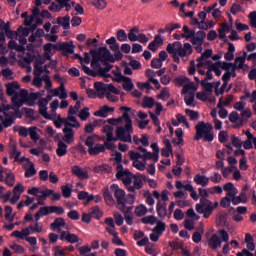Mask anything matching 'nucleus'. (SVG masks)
I'll return each instance as SVG.
<instances>
[{"label":"nucleus","instance_id":"35","mask_svg":"<svg viewBox=\"0 0 256 256\" xmlns=\"http://www.w3.org/2000/svg\"><path fill=\"white\" fill-rule=\"evenodd\" d=\"M21 87L19 86V83L13 82L11 84L7 85V95L10 97H17V93Z\"/></svg>","mask_w":256,"mask_h":256},{"label":"nucleus","instance_id":"55","mask_svg":"<svg viewBox=\"0 0 256 256\" xmlns=\"http://www.w3.org/2000/svg\"><path fill=\"white\" fill-rule=\"evenodd\" d=\"M210 67L212 69V71H214L215 75H217V77H221V69H223V62H217V63H212L210 64Z\"/></svg>","mask_w":256,"mask_h":256},{"label":"nucleus","instance_id":"6","mask_svg":"<svg viewBox=\"0 0 256 256\" xmlns=\"http://www.w3.org/2000/svg\"><path fill=\"white\" fill-rule=\"evenodd\" d=\"M128 155L131 161H133V167H135V169L138 171H145L147 168V161L150 159L146 158L144 153L130 151Z\"/></svg>","mask_w":256,"mask_h":256},{"label":"nucleus","instance_id":"32","mask_svg":"<svg viewBox=\"0 0 256 256\" xmlns=\"http://www.w3.org/2000/svg\"><path fill=\"white\" fill-rule=\"evenodd\" d=\"M102 133L106 135L107 143H111V141H117L116 137L113 136V126L105 125L102 128Z\"/></svg>","mask_w":256,"mask_h":256},{"label":"nucleus","instance_id":"20","mask_svg":"<svg viewBox=\"0 0 256 256\" xmlns=\"http://www.w3.org/2000/svg\"><path fill=\"white\" fill-rule=\"evenodd\" d=\"M72 175H75L81 181H85V179H89V172L87 170L75 165L72 167Z\"/></svg>","mask_w":256,"mask_h":256},{"label":"nucleus","instance_id":"45","mask_svg":"<svg viewBox=\"0 0 256 256\" xmlns=\"http://www.w3.org/2000/svg\"><path fill=\"white\" fill-rule=\"evenodd\" d=\"M70 21H71V17L69 15L57 18L58 25H61L63 29H70L71 27Z\"/></svg>","mask_w":256,"mask_h":256},{"label":"nucleus","instance_id":"21","mask_svg":"<svg viewBox=\"0 0 256 256\" xmlns=\"http://www.w3.org/2000/svg\"><path fill=\"white\" fill-rule=\"evenodd\" d=\"M60 240L67 241V243H79V236L71 232L62 231L60 232Z\"/></svg>","mask_w":256,"mask_h":256},{"label":"nucleus","instance_id":"23","mask_svg":"<svg viewBox=\"0 0 256 256\" xmlns=\"http://www.w3.org/2000/svg\"><path fill=\"white\" fill-rule=\"evenodd\" d=\"M223 190L226 191V197H229L230 199H234V197L237 196V193H239V190L235 188L233 182H227L224 184Z\"/></svg>","mask_w":256,"mask_h":256},{"label":"nucleus","instance_id":"57","mask_svg":"<svg viewBox=\"0 0 256 256\" xmlns=\"http://www.w3.org/2000/svg\"><path fill=\"white\" fill-rule=\"evenodd\" d=\"M159 220L157 219V217L150 215V216H145L144 218H142V223H144V225H156V223Z\"/></svg>","mask_w":256,"mask_h":256},{"label":"nucleus","instance_id":"33","mask_svg":"<svg viewBox=\"0 0 256 256\" xmlns=\"http://www.w3.org/2000/svg\"><path fill=\"white\" fill-rule=\"evenodd\" d=\"M65 219L63 218H56L54 222L50 225L52 231H58L61 234V227H65Z\"/></svg>","mask_w":256,"mask_h":256},{"label":"nucleus","instance_id":"36","mask_svg":"<svg viewBox=\"0 0 256 256\" xmlns=\"http://www.w3.org/2000/svg\"><path fill=\"white\" fill-rule=\"evenodd\" d=\"M89 155L96 156L99 153H105V145L103 144H94L90 149H88Z\"/></svg>","mask_w":256,"mask_h":256},{"label":"nucleus","instance_id":"50","mask_svg":"<svg viewBox=\"0 0 256 256\" xmlns=\"http://www.w3.org/2000/svg\"><path fill=\"white\" fill-rule=\"evenodd\" d=\"M94 88L96 89L97 93H100V99L107 93V84L103 82H96L94 84Z\"/></svg>","mask_w":256,"mask_h":256},{"label":"nucleus","instance_id":"52","mask_svg":"<svg viewBox=\"0 0 256 256\" xmlns=\"http://www.w3.org/2000/svg\"><path fill=\"white\" fill-rule=\"evenodd\" d=\"M247 201V193L241 192L239 196L232 198V205H239V203H245Z\"/></svg>","mask_w":256,"mask_h":256},{"label":"nucleus","instance_id":"24","mask_svg":"<svg viewBox=\"0 0 256 256\" xmlns=\"http://www.w3.org/2000/svg\"><path fill=\"white\" fill-rule=\"evenodd\" d=\"M145 75L148 78L149 83H152L156 89H161V84L159 83V80L155 79L157 77V73L155 70L147 69L145 71Z\"/></svg>","mask_w":256,"mask_h":256},{"label":"nucleus","instance_id":"19","mask_svg":"<svg viewBox=\"0 0 256 256\" xmlns=\"http://www.w3.org/2000/svg\"><path fill=\"white\" fill-rule=\"evenodd\" d=\"M64 127L67 129H79L81 123H79V120H77L75 116L68 115L64 118Z\"/></svg>","mask_w":256,"mask_h":256},{"label":"nucleus","instance_id":"12","mask_svg":"<svg viewBox=\"0 0 256 256\" xmlns=\"http://www.w3.org/2000/svg\"><path fill=\"white\" fill-rule=\"evenodd\" d=\"M222 69L223 71H226L222 76L223 83H229V81H231V77H237V72L233 67V63L223 62Z\"/></svg>","mask_w":256,"mask_h":256},{"label":"nucleus","instance_id":"18","mask_svg":"<svg viewBox=\"0 0 256 256\" xmlns=\"http://www.w3.org/2000/svg\"><path fill=\"white\" fill-rule=\"evenodd\" d=\"M211 55H213V50L211 49H207L205 50L201 57L197 59L198 61V64H197V67H207V65H211L213 62L207 60L209 59V57H211Z\"/></svg>","mask_w":256,"mask_h":256},{"label":"nucleus","instance_id":"22","mask_svg":"<svg viewBox=\"0 0 256 256\" xmlns=\"http://www.w3.org/2000/svg\"><path fill=\"white\" fill-rule=\"evenodd\" d=\"M218 233H219L223 243H226L223 246L222 253L224 255H227V253H229V251H231V247L229 246V233L227 232V230H219Z\"/></svg>","mask_w":256,"mask_h":256},{"label":"nucleus","instance_id":"25","mask_svg":"<svg viewBox=\"0 0 256 256\" xmlns=\"http://www.w3.org/2000/svg\"><path fill=\"white\" fill-rule=\"evenodd\" d=\"M51 97H59L60 99H67V91L65 85L62 83L60 87L50 90Z\"/></svg>","mask_w":256,"mask_h":256},{"label":"nucleus","instance_id":"41","mask_svg":"<svg viewBox=\"0 0 256 256\" xmlns=\"http://www.w3.org/2000/svg\"><path fill=\"white\" fill-rule=\"evenodd\" d=\"M165 147L161 150L162 157H170L173 154V146L169 140L164 141Z\"/></svg>","mask_w":256,"mask_h":256},{"label":"nucleus","instance_id":"34","mask_svg":"<svg viewBox=\"0 0 256 256\" xmlns=\"http://www.w3.org/2000/svg\"><path fill=\"white\" fill-rule=\"evenodd\" d=\"M115 111V108L109 107L107 105L100 108L98 111L94 113L96 117H108L109 113H113Z\"/></svg>","mask_w":256,"mask_h":256},{"label":"nucleus","instance_id":"61","mask_svg":"<svg viewBox=\"0 0 256 256\" xmlns=\"http://www.w3.org/2000/svg\"><path fill=\"white\" fill-rule=\"evenodd\" d=\"M171 97V92L169 91V88L165 87L161 90L160 94L158 95V99H161L162 101H167Z\"/></svg>","mask_w":256,"mask_h":256},{"label":"nucleus","instance_id":"15","mask_svg":"<svg viewBox=\"0 0 256 256\" xmlns=\"http://www.w3.org/2000/svg\"><path fill=\"white\" fill-rule=\"evenodd\" d=\"M115 81H117V83H121V81L123 82L122 87L124 91L131 92L135 87V84H133V80H131V78L124 76L122 74H117Z\"/></svg>","mask_w":256,"mask_h":256},{"label":"nucleus","instance_id":"47","mask_svg":"<svg viewBox=\"0 0 256 256\" xmlns=\"http://www.w3.org/2000/svg\"><path fill=\"white\" fill-rule=\"evenodd\" d=\"M234 58H235V45H233V43H229L228 44V51L224 55V59L226 61H233Z\"/></svg>","mask_w":256,"mask_h":256},{"label":"nucleus","instance_id":"43","mask_svg":"<svg viewBox=\"0 0 256 256\" xmlns=\"http://www.w3.org/2000/svg\"><path fill=\"white\" fill-rule=\"evenodd\" d=\"M50 109H51V113L48 114V117L50 118H46V119H57V109H59V100H54L52 101V103L50 104Z\"/></svg>","mask_w":256,"mask_h":256},{"label":"nucleus","instance_id":"28","mask_svg":"<svg viewBox=\"0 0 256 256\" xmlns=\"http://www.w3.org/2000/svg\"><path fill=\"white\" fill-rule=\"evenodd\" d=\"M156 211H157V215L158 217H160V219H163L167 216V203L158 200L157 204H156Z\"/></svg>","mask_w":256,"mask_h":256},{"label":"nucleus","instance_id":"63","mask_svg":"<svg viewBox=\"0 0 256 256\" xmlns=\"http://www.w3.org/2000/svg\"><path fill=\"white\" fill-rule=\"evenodd\" d=\"M79 119L81 121H87L88 117H91V113L89 112V108L82 109L78 114Z\"/></svg>","mask_w":256,"mask_h":256},{"label":"nucleus","instance_id":"62","mask_svg":"<svg viewBox=\"0 0 256 256\" xmlns=\"http://www.w3.org/2000/svg\"><path fill=\"white\" fill-rule=\"evenodd\" d=\"M28 135L32 141L37 142V140L39 139V133H37V127L35 126L30 127Z\"/></svg>","mask_w":256,"mask_h":256},{"label":"nucleus","instance_id":"8","mask_svg":"<svg viewBox=\"0 0 256 256\" xmlns=\"http://www.w3.org/2000/svg\"><path fill=\"white\" fill-rule=\"evenodd\" d=\"M27 97H29V92L25 89L21 90V88H19L16 96L12 97L13 107L9 105L6 106V111H9L10 109H14V111H17L19 107H22L23 102L27 100Z\"/></svg>","mask_w":256,"mask_h":256},{"label":"nucleus","instance_id":"9","mask_svg":"<svg viewBox=\"0 0 256 256\" xmlns=\"http://www.w3.org/2000/svg\"><path fill=\"white\" fill-rule=\"evenodd\" d=\"M42 63H38L36 62L34 65V79L32 81V85H34V87H37L38 89H41V87H43V77L41 78V76L43 75V73L47 72V66H45V69L43 68Z\"/></svg>","mask_w":256,"mask_h":256},{"label":"nucleus","instance_id":"27","mask_svg":"<svg viewBox=\"0 0 256 256\" xmlns=\"http://www.w3.org/2000/svg\"><path fill=\"white\" fill-rule=\"evenodd\" d=\"M221 243H223V239L219 237L217 234H213L211 238L208 240V245L213 250L219 249L221 247Z\"/></svg>","mask_w":256,"mask_h":256},{"label":"nucleus","instance_id":"48","mask_svg":"<svg viewBox=\"0 0 256 256\" xmlns=\"http://www.w3.org/2000/svg\"><path fill=\"white\" fill-rule=\"evenodd\" d=\"M103 197H104V201H106L107 205L115 204V199H113V195L111 194V192H109V188L103 189Z\"/></svg>","mask_w":256,"mask_h":256},{"label":"nucleus","instance_id":"10","mask_svg":"<svg viewBox=\"0 0 256 256\" xmlns=\"http://www.w3.org/2000/svg\"><path fill=\"white\" fill-rule=\"evenodd\" d=\"M147 179L145 175H142L141 173H137L133 176L131 183L127 186V191L129 193H135L136 191H139L140 189H143V181Z\"/></svg>","mask_w":256,"mask_h":256},{"label":"nucleus","instance_id":"14","mask_svg":"<svg viewBox=\"0 0 256 256\" xmlns=\"http://www.w3.org/2000/svg\"><path fill=\"white\" fill-rule=\"evenodd\" d=\"M53 99V96L47 95L45 98H40L37 102L39 107V114L44 117V119L50 118L49 113H47V105H49V101Z\"/></svg>","mask_w":256,"mask_h":256},{"label":"nucleus","instance_id":"2","mask_svg":"<svg viewBox=\"0 0 256 256\" xmlns=\"http://www.w3.org/2000/svg\"><path fill=\"white\" fill-rule=\"evenodd\" d=\"M121 111H125L122 114V119H125L124 126H120L116 129V141H122L123 143H133V121L129 116L131 108L122 106Z\"/></svg>","mask_w":256,"mask_h":256},{"label":"nucleus","instance_id":"58","mask_svg":"<svg viewBox=\"0 0 256 256\" xmlns=\"http://www.w3.org/2000/svg\"><path fill=\"white\" fill-rule=\"evenodd\" d=\"M135 215L137 217H143L144 215H147V206L146 205H139L135 208Z\"/></svg>","mask_w":256,"mask_h":256},{"label":"nucleus","instance_id":"38","mask_svg":"<svg viewBox=\"0 0 256 256\" xmlns=\"http://www.w3.org/2000/svg\"><path fill=\"white\" fill-rule=\"evenodd\" d=\"M194 182L196 185H201V187H207V185H209V177L197 174L194 176Z\"/></svg>","mask_w":256,"mask_h":256},{"label":"nucleus","instance_id":"26","mask_svg":"<svg viewBox=\"0 0 256 256\" xmlns=\"http://www.w3.org/2000/svg\"><path fill=\"white\" fill-rule=\"evenodd\" d=\"M245 61H247V52H243L242 56L236 57L233 68L236 73L237 69H245Z\"/></svg>","mask_w":256,"mask_h":256},{"label":"nucleus","instance_id":"7","mask_svg":"<svg viewBox=\"0 0 256 256\" xmlns=\"http://www.w3.org/2000/svg\"><path fill=\"white\" fill-rule=\"evenodd\" d=\"M196 212L199 215H203L204 219H209L213 213V202L209 199H200V203H197L195 206Z\"/></svg>","mask_w":256,"mask_h":256},{"label":"nucleus","instance_id":"42","mask_svg":"<svg viewBox=\"0 0 256 256\" xmlns=\"http://www.w3.org/2000/svg\"><path fill=\"white\" fill-rule=\"evenodd\" d=\"M31 235V230L29 228H24L22 231L16 230L12 232L11 237H16L17 239H25V237H29Z\"/></svg>","mask_w":256,"mask_h":256},{"label":"nucleus","instance_id":"44","mask_svg":"<svg viewBox=\"0 0 256 256\" xmlns=\"http://www.w3.org/2000/svg\"><path fill=\"white\" fill-rule=\"evenodd\" d=\"M196 91H197V85L195 84V82H191V80H190L189 83H187L183 87L182 94L187 95L189 93H195Z\"/></svg>","mask_w":256,"mask_h":256},{"label":"nucleus","instance_id":"31","mask_svg":"<svg viewBox=\"0 0 256 256\" xmlns=\"http://www.w3.org/2000/svg\"><path fill=\"white\" fill-rule=\"evenodd\" d=\"M152 195L158 201H162V203H167V201H169V190H163L161 192V194L159 193V191L154 190L152 192ZM160 199H162V200H160Z\"/></svg>","mask_w":256,"mask_h":256},{"label":"nucleus","instance_id":"4","mask_svg":"<svg viewBox=\"0 0 256 256\" xmlns=\"http://www.w3.org/2000/svg\"><path fill=\"white\" fill-rule=\"evenodd\" d=\"M195 131V141H201V139H203L204 141L211 143V141L215 139V134L212 132L213 124L211 123H205L204 121H200L195 126Z\"/></svg>","mask_w":256,"mask_h":256},{"label":"nucleus","instance_id":"46","mask_svg":"<svg viewBox=\"0 0 256 256\" xmlns=\"http://www.w3.org/2000/svg\"><path fill=\"white\" fill-rule=\"evenodd\" d=\"M167 229L165 222L158 220L156 226L152 229L153 233H158V235H163Z\"/></svg>","mask_w":256,"mask_h":256},{"label":"nucleus","instance_id":"60","mask_svg":"<svg viewBox=\"0 0 256 256\" xmlns=\"http://www.w3.org/2000/svg\"><path fill=\"white\" fill-rule=\"evenodd\" d=\"M243 101H246V99H250L249 103H255L256 102V90L252 91L250 94L249 92H245L244 96L241 97Z\"/></svg>","mask_w":256,"mask_h":256},{"label":"nucleus","instance_id":"56","mask_svg":"<svg viewBox=\"0 0 256 256\" xmlns=\"http://www.w3.org/2000/svg\"><path fill=\"white\" fill-rule=\"evenodd\" d=\"M154 105L155 99L151 97H146L143 99L142 107H144V109H153Z\"/></svg>","mask_w":256,"mask_h":256},{"label":"nucleus","instance_id":"1","mask_svg":"<svg viewBox=\"0 0 256 256\" xmlns=\"http://www.w3.org/2000/svg\"><path fill=\"white\" fill-rule=\"evenodd\" d=\"M108 61L115 63V57L111 55L109 49L102 47L92 55L91 67L103 77H107V74L113 69V66Z\"/></svg>","mask_w":256,"mask_h":256},{"label":"nucleus","instance_id":"37","mask_svg":"<svg viewBox=\"0 0 256 256\" xmlns=\"http://www.w3.org/2000/svg\"><path fill=\"white\" fill-rule=\"evenodd\" d=\"M27 161L28 167L25 168L24 176L26 177V179H30V177H34V175H37V170L35 169V165L33 164V162L29 161V159H27Z\"/></svg>","mask_w":256,"mask_h":256},{"label":"nucleus","instance_id":"51","mask_svg":"<svg viewBox=\"0 0 256 256\" xmlns=\"http://www.w3.org/2000/svg\"><path fill=\"white\" fill-rule=\"evenodd\" d=\"M190 81L191 80L186 76H178L174 79V85H176V87H184Z\"/></svg>","mask_w":256,"mask_h":256},{"label":"nucleus","instance_id":"64","mask_svg":"<svg viewBox=\"0 0 256 256\" xmlns=\"http://www.w3.org/2000/svg\"><path fill=\"white\" fill-rule=\"evenodd\" d=\"M124 219L127 225H131L133 223V215L131 214V207L125 210Z\"/></svg>","mask_w":256,"mask_h":256},{"label":"nucleus","instance_id":"54","mask_svg":"<svg viewBox=\"0 0 256 256\" xmlns=\"http://www.w3.org/2000/svg\"><path fill=\"white\" fill-rule=\"evenodd\" d=\"M139 34V28L138 27H133L129 33H128V39L129 41H131L132 43H135V41H137L138 37L137 36Z\"/></svg>","mask_w":256,"mask_h":256},{"label":"nucleus","instance_id":"49","mask_svg":"<svg viewBox=\"0 0 256 256\" xmlns=\"http://www.w3.org/2000/svg\"><path fill=\"white\" fill-rule=\"evenodd\" d=\"M58 47L61 51H64L65 53L72 54L75 51V46L67 42L60 43Z\"/></svg>","mask_w":256,"mask_h":256},{"label":"nucleus","instance_id":"29","mask_svg":"<svg viewBox=\"0 0 256 256\" xmlns=\"http://www.w3.org/2000/svg\"><path fill=\"white\" fill-rule=\"evenodd\" d=\"M193 53V47L189 43L180 44L179 57H189Z\"/></svg>","mask_w":256,"mask_h":256},{"label":"nucleus","instance_id":"53","mask_svg":"<svg viewBox=\"0 0 256 256\" xmlns=\"http://www.w3.org/2000/svg\"><path fill=\"white\" fill-rule=\"evenodd\" d=\"M9 153L11 159H14L15 162L19 161V158L21 157V152L17 150V145L13 144Z\"/></svg>","mask_w":256,"mask_h":256},{"label":"nucleus","instance_id":"17","mask_svg":"<svg viewBox=\"0 0 256 256\" xmlns=\"http://www.w3.org/2000/svg\"><path fill=\"white\" fill-rule=\"evenodd\" d=\"M63 143L66 145H71L75 143V130L72 128H63V136H62Z\"/></svg>","mask_w":256,"mask_h":256},{"label":"nucleus","instance_id":"11","mask_svg":"<svg viewBox=\"0 0 256 256\" xmlns=\"http://www.w3.org/2000/svg\"><path fill=\"white\" fill-rule=\"evenodd\" d=\"M117 169L116 178L122 181L127 189L135 175H133L129 170H123V164H118Z\"/></svg>","mask_w":256,"mask_h":256},{"label":"nucleus","instance_id":"39","mask_svg":"<svg viewBox=\"0 0 256 256\" xmlns=\"http://www.w3.org/2000/svg\"><path fill=\"white\" fill-rule=\"evenodd\" d=\"M181 49V42H174L167 45V52L170 55H179V50Z\"/></svg>","mask_w":256,"mask_h":256},{"label":"nucleus","instance_id":"13","mask_svg":"<svg viewBox=\"0 0 256 256\" xmlns=\"http://www.w3.org/2000/svg\"><path fill=\"white\" fill-rule=\"evenodd\" d=\"M138 149L141 153L144 154V157L146 159H150L154 161V163H157V161H159V146L157 145V143L151 144V149H153L154 151L153 153L147 151V149L143 147H139Z\"/></svg>","mask_w":256,"mask_h":256},{"label":"nucleus","instance_id":"16","mask_svg":"<svg viewBox=\"0 0 256 256\" xmlns=\"http://www.w3.org/2000/svg\"><path fill=\"white\" fill-rule=\"evenodd\" d=\"M1 183H5L8 187H13L15 185V174L11 170L5 169L4 172L0 174Z\"/></svg>","mask_w":256,"mask_h":256},{"label":"nucleus","instance_id":"30","mask_svg":"<svg viewBox=\"0 0 256 256\" xmlns=\"http://www.w3.org/2000/svg\"><path fill=\"white\" fill-rule=\"evenodd\" d=\"M105 225H107L106 227V231L107 233H109V235H117V228H115V221L113 220V218L108 217L105 219Z\"/></svg>","mask_w":256,"mask_h":256},{"label":"nucleus","instance_id":"59","mask_svg":"<svg viewBox=\"0 0 256 256\" xmlns=\"http://www.w3.org/2000/svg\"><path fill=\"white\" fill-rule=\"evenodd\" d=\"M91 217H95L96 219H101L103 217V211L99 206H96L90 210Z\"/></svg>","mask_w":256,"mask_h":256},{"label":"nucleus","instance_id":"40","mask_svg":"<svg viewBox=\"0 0 256 256\" xmlns=\"http://www.w3.org/2000/svg\"><path fill=\"white\" fill-rule=\"evenodd\" d=\"M56 155L58 157H65L67 155V144L61 140L58 141Z\"/></svg>","mask_w":256,"mask_h":256},{"label":"nucleus","instance_id":"5","mask_svg":"<svg viewBox=\"0 0 256 256\" xmlns=\"http://www.w3.org/2000/svg\"><path fill=\"white\" fill-rule=\"evenodd\" d=\"M182 31L183 33L181 34V37L190 41L192 45H203V43H205V38L207 37V33H205V31L200 30L195 32V30L189 29V26L187 25L183 26Z\"/></svg>","mask_w":256,"mask_h":256},{"label":"nucleus","instance_id":"3","mask_svg":"<svg viewBox=\"0 0 256 256\" xmlns=\"http://www.w3.org/2000/svg\"><path fill=\"white\" fill-rule=\"evenodd\" d=\"M110 189L114 193V197L116 199V207L122 213H125V210L127 209V203L128 205H133V203H135V194L127 195L125 190L121 189L119 185L112 184Z\"/></svg>","mask_w":256,"mask_h":256}]
</instances>
